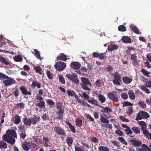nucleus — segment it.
<instances>
[{"mask_svg": "<svg viewBox=\"0 0 151 151\" xmlns=\"http://www.w3.org/2000/svg\"><path fill=\"white\" fill-rule=\"evenodd\" d=\"M96 105L103 109V113H107L109 112H111L112 111L111 109L110 108H109L107 107H104L103 106L99 105L98 104V103H97V105Z\"/></svg>", "mask_w": 151, "mask_h": 151, "instance_id": "nucleus-19", "label": "nucleus"}, {"mask_svg": "<svg viewBox=\"0 0 151 151\" xmlns=\"http://www.w3.org/2000/svg\"><path fill=\"white\" fill-rule=\"evenodd\" d=\"M45 101L43 100L41 101L39 103H37L35 104V105L38 107L39 108H45Z\"/></svg>", "mask_w": 151, "mask_h": 151, "instance_id": "nucleus-30", "label": "nucleus"}, {"mask_svg": "<svg viewBox=\"0 0 151 151\" xmlns=\"http://www.w3.org/2000/svg\"><path fill=\"white\" fill-rule=\"evenodd\" d=\"M34 52L35 53V55L36 56V57L37 58L41 60V57L40 55V52L37 49H35L34 50Z\"/></svg>", "mask_w": 151, "mask_h": 151, "instance_id": "nucleus-41", "label": "nucleus"}, {"mask_svg": "<svg viewBox=\"0 0 151 151\" xmlns=\"http://www.w3.org/2000/svg\"><path fill=\"white\" fill-rule=\"evenodd\" d=\"M100 120L101 122L104 123L108 124L109 122L108 119L105 117L103 116L102 115H101Z\"/></svg>", "mask_w": 151, "mask_h": 151, "instance_id": "nucleus-44", "label": "nucleus"}, {"mask_svg": "<svg viewBox=\"0 0 151 151\" xmlns=\"http://www.w3.org/2000/svg\"><path fill=\"white\" fill-rule=\"evenodd\" d=\"M41 117L43 120L48 119L49 117L48 115L46 114H43Z\"/></svg>", "mask_w": 151, "mask_h": 151, "instance_id": "nucleus-63", "label": "nucleus"}, {"mask_svg": "<svg viewBox=\"0 0 151 151\" xmlns=\"http://www.w3.org/2000/svg\"><path fill=\"white\" fill-rule=\"evenodd\" d=\"M128 110L127 112L128 115H131L133 113V108L132 107H128Z\"/></svg>", "mask_w": 151, "mask_h": 151, "instance_id": "nucleus-52", "label": "nucleus"}, {"mask_svg": "<svg viewBox=\"0 0 151 151\" xmlns=\"http://www.w3.org/2000/svg\"><path fill=\"white\" fill-rule=\"evenodd\" d=\"M66 66L65 63L62 61L58 62L54 65L55 69L59 71L63 70L65 68Z\"/></svg>", "mask_w": 151, "mask_h": 151, "instance_id": "nucleus-8", "label": "nucleus"}, {"mask_svg": "<svg viewBox=\"0 0 151 151\" xmlns=\"http://www.w3.org/2000/svg\"><path fill=\"white\" fill-rule=\"evenodd\" d=\"M129 99L132 100H134L135 98V95L134 92L132 90H129L128 92Z\"/></svg>", "mask_w": 151, "mask_h": 151, "instance_id": "nucleus-26", "label": "nucleus"}, {"mask_svg": "<svg viewBox=\"0 0 151 151\" xmlns=\"http://www.w3.org/2000/svg\"><path fill=\"white\" fill-rule=\"evenodd\" d=\"M14 60L16 62L21 61L22 60V58L20 55H18L15 56L13 57Z\"/></svg>", "mask_w": 151, "mask_h": 151, "instance_id": "nucleus-42", "label": "nucleus"}, {"mask_svg": "<svg viewBox=\"0 0 151 151\" xmlns=\"http://www.w3.org/2000/svg\"><path fill=\"white\" fill-rule=\"evenodd\" d=\"M4 80L2 81L4 85L6 86H9L13 84H15L16 81L14 79L8 76L6 77Z\"/></svg>", "mask_w": 151, "mask_h": 151, "instance_id": "nucleus-7", "label": "nucleus"}, {"mask_svg": "<svg viewBox=\"0 0 151 151\" xmlns=\"http://www.w3.org/2000/svg\"><path fill=\"white\" fill-rule=\"evenodd\" d=\"M138 104L140 107L143 108H146L147 106L146 104L143 101H139L138 102Z\"/></svg>", "mask_w": 151, "mask_h": 151, "instance_id": "nucleus-45", "label": "nucleus"}, {"mask_svg": "<svg viewBox=\"0 0 151 151\" xmlns=\"http://www.w3.org/2000/svg\"><path fill=\"white\" fill-rule=\"evenodd\" d=\"M118 29L119 31L122 32H125L126 30L125 26L123 25H121L119 26Z\"/></svg>", "mask_w": 151, "mask_h": 151, "instance_id": "nucleus-51", "label": "nucleus"}, {"mask_svg": "<svg viewBox=\"0 0 151 151\" xmlns=\"http://www.w3.org/2000/svg\"><path fill=\"white\" fill-rule=\"evenodd\" d=\"M34 69L35 70V71L36 72L39 73L40 75L42 74L41 70L42 69L40 66H37L36 67H34Z\"/></svg>", "mask_w": 151, "mask_h": 151, "instance_id": "nucleus-48", "label": "nucleus"}, {"mask_svg": "<svg viewBox=\"0 0 151 151\" xmlns=\"http://www.w3.org/2000/svg\"><path fill=\"white\" fill-rule=\"evenodd\" d=\"M76 124L77 126L80 127L82 125V121L79 118H77L76 120Z\"/></svg>", "mask_w": 151, "mask_h": 151, "instance_id": "nucleus-33", "label": "nucleus"}, {"mask_svg": "<svg viewBox=\"0 0 151 151\" xmlns=\"http://www.w3.org/2000/svg\"><path fill=\"white\" fill-rule=\"evenodd\" d=\"M46 102L49 105H54L55 103L53 101L50 99H48L46 100Z\"/></svg>", "mask_w": 151, "mask_h": 151, "instance_id": "nucleus-60", "label": "nucleus"}, {"mask_svg": "<svg viewBox=\"0 0 151 151\" xmlns=\"http://www.w3.org/2000/svg\"><path fill=\"white\" fill-rule=\"evenodd\" d=\"M19 91L18 89L16 88L14 91L13 94L15 97H17L19 96Z\"/></svg>", "mask_w": 151, "mask_h": 151, "instance_id": "nucleus-57", "label": "nucleus"}, {"mask_svg": "<svg viewBox=\"0 0 151 151\" xmlns=\"http://www.w3.org/2000/svg\"><path fill=\"white\" fill-rule=\"evenodd\" d=\"M125 131L126 132V134L128 135L131 134L133 133L129 127H128L127 129H126Z\"/></svg>", "mask_w": 151, "mask_h": 151, "instance_id": "nucleus-62", "label": "nucleus"}, {"mask_svg": "<svg viewBox=\"0 0 151 151\" xmlns=\"http://www.w3.org/2000/svg\"><path fill=\"white\" fill-rule=\"evenodd\" d=\"M118 47L116 45L112 44L110 46H109L107 50L109 51L114 50H116L118 49Z\"/></svg>", "mask_w": 151, "mask_h": 151, "instance_id": "nucleus-29", "label": "nucleus"}, {"mask_svg": "<svg viewBox=\"0 0 151 151\" xmlns=\"http://www.w3.org/2000/svg\"><path fill=\"white\" fill-rule=\"evenodd\" d=\"M142 151H151V149L146 144H143L142 145Z\"/></svg>", "mask_w": 151, "mask_h": 151, "instance_id": "nucleus-35", "label": "nucleus"}, {"mask_svg": "<svg viewBox=\"0 0 151 151\" xmlns=\"http://www.w3.org/2000/svg\"><path fill=\"white\" fill-rule=\"evenodd\" d=\"M6 132L2 136L3 139L10 144L14 145L16 141L14 138L17 139V137L16 132L14 130L8 129Z\"/></svg>", "mask_w": 151, "mask_h": 151, "instance_id": "nucleus-1", "label": "nucleus"}, {"mask_svg": "<svg viewBox=\"0 0 151 151\" xmlns=\"http://www.w3.org/2000/svg\"><path fill=\"white\" fill-rule=\"evenodd\" d=\"M77 101L79 103L81 104L82 105L84 106H85L86 104L87 103L86 101H84L83 100H80L78 98Z\"/></svg>", "mask_w": 151, "mask_h": 151, "instance_id": "nucleus-54", "label": "nucleus"}, {"mask_svg": "<svg viewBox=\"0 0 151 151\" xmlns=\"http://www.w3.org/2000/svg\"><path fill=\"white\" fill-rule=\"evenodd\" d=\"M138 124L141 127V130L142 131L146 129L147 127V124L143 121H140L138 122Z\"/></svg>", "mask_w": 151, "mask_h": 151, "instance_id": "nucleus-20", "label": "nucleus"}, {"mask_svg": "<svg viewBox=\"0 0 151 151\" xmlns=\"http://www.w3.org/2000/svg\"><path fill=\"white\" fill-rule=\"evenodd\" d=\"M122 39L124 43H131L132 42V39L127 36L123 37Z\"/></svg>", "mask_w": 151, "mask_h": 151, "instance_id": "nucleus-21", "label": "nucleus"}, {"mask_svg": "<svg viewBox=\"0 0 151 151\" xmlns=\"http://www.w3.org/2000/svg\"><path fill=\"white\" fill-rule=\"evenodd\" d=\"M33 117L30 118L24 117L23 119L22 122L26 126H31V124L35 125L40 120L39 116L37 117L35 115H33Z\"/></svg>", "mask_w": 151, "mask_h": 151, "instance_id": "nucleus-2", "label": "nucleus"}, {"mask_svg": "<svg viewBox=\"0 0 151 151\" xmlns=\"http://www.w3.org/2000/svg\"><path fill=\"white\" fill-rule=\"evenodd\" d=\"M98 149L100 151H110L109 148L106 146H101L99 147Z\"/></svg>", "mask_w": 151, "mask_h": 151, "instance_id": "nucleus-43", "label": "nucleus"}, {"mask_svg": "<svg viewBox=\"0 0 151 151\" xmlns=\"http://www.w3.org/2000/svg\"><path fill=\"white\" fill-rule=\"evenodd\" d=\"M74 149L75 151H83L82 148L78 147L76 144L75 145Z\"/></svg>", "mask_w": 151, "mask_h": 151, "instance_id": "nucleus-64", "label": "nucleus"}, {"mask_svg": "<svg viewBox=\"0 0 151 151\" xmlns=\"http://www.w3.org/2000/svg\"><path fill=\"white\" fill-rule=\"evenodd\" d=\"M66 142L68 146H71L73 142V137H69L68 138L66 139Z\"/></svg>", "mask_w": 151, "mask_h": 151, "instance_id": "nucleus-36", "label": "nucleus"}, {"mask_svg": "<svg viewBox=\"0 0 151 151\" xmlns=\"http://www.w3.org/2000/svg\"><path fill=\"white\" fill-rule=\"evenodd\" d=\"M31 86L33 88L37 87L38 88H40L41 87V85L36 81H33L32 82Z\"/></svg>", "mask_w": 151, "mask_h": 151, "instance_id": "nucleus-24", "label": "nucleus"}, {"mask_svg": "<svg viewBox=\"0 0 151 151\" xmlns=\"http://www.w3.org/2000/svg\"><path fill=\"white\" fill-rule=\"evenodd\" d=\"M0 62L6 65L9 64V63L6 60V59L4 57L1 56H0Z\"/></svg>", "mask_w": 151, "mask_h": 151, "instance_id": "nucleus-32", "label": "nucleus"}, {"mask_svg": "<svg viewBox=\"0 0 151 151\" xmlns=\"http://www.w3.org/2000/svg\"><path fill=\"white\" fill-rule=\"evenodd\" d=\"M25 127L24 125L20 124L18 127V129L20 132H24L25 131Z\"/></svg>", "mask_w": 151, "mask_h": 151, "instance_id": "nucleus-46", "label": "nucleus"}, {"mask_svg": "<svg viewBox=\"0 0 151 151\" xmlns=\"http://www.w3.org/2000/svg\"><path fill=\"white\" fill-rule=\"evenodd\" d=\"M149 117L150 115L147 113L143 111H141L138 113L135 120L138 121L142 119H147Z\"/></svg>", "mask_w": 151, "mask_h": 151, "instance_id": "nucleus-6", "label": "nucleus"}, {"mask_svg": "<svg viewBox=\"0 0 151 151\" xmlns=\"http://www.w3.org/2000/svg\"><path fill=\"white\" fill-rule=\"evenodd\" d=\"M145 85H142L140 87V88L142 91H145V92L147 94L150 93V91L147 88Z\"/></svg>", "mask_w": 151, "mask_h": 151, "instance_id": "nucleus-38", "label": "nucleus"}, {"mask_svg": "<svg viewBox=\"0 0 151 151\" xmlns=\"http://www.w3.org/2000/svg\"><path fill=\"white\" fill-rule=\"evenodd\" d=\"M123 106L125 107L128 106H132L133 105V104L132 103H131L130 102L128 101L124 102L123 104Z\"/></svg>", "mask_w": 151, "mask_h": 151, "instance_id": "nucleus-56", "label": "nucleus"}, {"mask_svg": "<svg viewBox=\"0 0 151 151\" xmlns=\"http://www.w3.org/2000/svg\"><path fill=\"white\" fill-rule=\"evenodd\" d=\"M46 73L47 76L49 79H52L53 78V76L52 74L50 73L49 70H47L46 71Z\"/></svg>", "mask_w": 151, "mask_h": 151, "instance_id": "nucleus-53", "label": "nucleus"}, {"mask_svg": "<svg viewBox=\"0 0 151 151\" xmlns=\"http://www.w3.org/2000/svg\"><path fill=\"white\" fill-rule=\"evenodd\" d=\"M122 80L124 83L128 84L132 82V79L131 78H129L128 77L125 76L123 78Z\"/></svg>", "mask_w": 151, "mask_h": 151, "instance_id": "nucleus-25", "label": "nucleus"}, {"mask_svg": "<svg viewBox=\"0 0 151 151\" xmlns=\"http://www.w3.org/2000/svg\"><path fill=\"white\" fill-rule=\"evenodd\" d=\"M54 131L59 135H64L65 134V130L59 127L56 126L54 127Z\"/></svg>", "mask_w": 151, "mask_h": 151, "instance_id": "nucleus-10", "label": "nucleus"}, {"mask_svg": "<svg viewBox=\"0 0 151 151\" xmlns=\"http://www.w3.org/2000/svg\"><path fill=\"white\" fill-rule=\"evenodd\" d=\"M49 141V139L48 137H43V144L44 146L45 147H48L49 146H49L48 145Z\"/></svg>", "mask_w": 151, "mask_h": 151, "instance_id": "nucleus-28", "label": "nucleus"}, {"mask_svg": "<svg viewBox=\"0 0 151 151\" xmlns=\"http://www.w3.org/2000/svg\"><path fill=\"white\" fill-rule=\"evenodd\" d=\"M66 76L74 83H78L79 82L78 78V75L75 73H74L72 75L70 74H66Z\"/></svg>", "mask_w": 151, "mask_h": 151, "instance_id": "nucleus-9", "label": "nucleus"}, {"mask_svg": "<svg viewBox=\"0 0 151 151\" xmlns=\"http://www.w3.org/2000/svg\"><path fill=\"white\" fill-rule=\"evenodd\" d=\"M111 142L114 146H116L118 147H119L120 146V143L119 142L111 141Z\"/></svg>", "mask_w": 151, "mask_h": 151, "instance_id": "nucleus-61", "label": "nucleus"}, {"mask_svg": "<svg viewBox=\"0 0 151 151\" xmlns=\"http://www.w3.org/2000/svg\"><path fill=\"white\" fill-rule=\"evenodd\" d=\"M114 79L113 83L114 85L118 86L121 85V82H122L121 77L120 74L118 72H116L114 73Z\"/></svg>", "mask_w": 151, "mask_h": 151, "instance_id": "nucleus-5", "label": "nucleus"}, {"mask_svg": "<svg viewBox=\"0 0 151 151\" xmlns=\"http://www.w3.org/2000/svg\"><path fill=\"white\" fill-rule=\"evenodd\" d=\"M130 28L132 29L134 33H136L138 34H141L139 32V29L137 28V27L134 25L130 26Z\"/></svg>", "mask_w": 151, "mask_h": 151, "instance_id": "nucleus-27", "label": "nucleus"}, {"mask_svg": "<svg viewBox=\"0 0 151 151\" xmlns=\"http://www.w3.org/2000/svg\"><path fill=\"white\" fill-rule=\"evenodd\" d=\"M144 135L149 139H151V133L147 129L142 131Z\"/></svg>", "mask_w": 151, "mask_h": 151, "instance_id": "nucleus-23", "label": "nucleus"}, {"mask_svg": "<svg viewBox=\"0 0 151 151\" xmlns=\"http://www.w3.org/2000/svg\"><path fill=\"white\" fill-rule=\"evenodd\" d=\"M81 66L80 63L77 62H71L70 64V68L75 70H78Z\"/></svg>", "mask_w": 151, "mask_h": 151, "instance_id": "nucleus-15", "label": "nucleus"}, {"mask_svg": "<svg viewBox=\"0 0 151 151\" xmlns=\"http://www.w3.org/2000/svg\"><path fill=\"white\" fill-rule=\"evenodd\" d=\"M7 144L4 141L1 140L0 141V148L1 149H5L7 148Z\"/></svg>", "mask_w": 151, "mask_h": 151, "instance_id": "nucleus-34", "label": "nucleus"}, {"mask_svg": "<svg viewBox=\"0 0 151 151\" xmlns=\"http://www.w3.org/2000/svg\"><path fill=\"white\" fill-rule=\"evenodd\" d=\"M121 97L123 99L125 100L128 99V95L127 93H124L121 94Z\"/></svg>", "mask_w": 151, "mask_h": 151, "instance_id": "nucleus-59", "label": "nucleus"}, {"mask_svg": "<svg viewBox=\"0 0 151 151\" xmlns=\"http://www.w3.org/2000/svg\"><path fill=\"white\" fill-rule=\"evenodd\" d=\"M107 96L110 99L115 103H117L119 101V100L118 97H116L115 94L111 92L108 93Z\"/></svg>", "mask_w": 151, "mask_h": 151, "instance_id": "nucleus-13", "label": "nucleus"}, {"mask_svg": "<svg viewBox=\"0 0 151 151\" xmlns=\"http://www.w3.org/2000/svg\"><path fill=\"white\" fill-rule=\"evenodd\" d=\"M119 141L124 144L127 145L128 143L122 137L118 138Z\"/></svg>", "mask_w": 151, "mask_h": 151, "instance_id": "nucleus-55", "label": "nucleus"}, {"mask_svg": "<svg viewBox=\"0 0 151 151\" xmlns=\"http://www.w3.org/2000/svg\"><path fill=\"white\" fill-rule=\"evenodd\" d=\"M58 78L59 82L63 84L65 83V81L63 77L61 75H58Z\"/></svg>", "mask_w": 151, "mask_h": 151, "instance_id": "nucleus-49", "label": "nucleus"}, {"mask_svg": "<svg viewBox=\"0 0 151 151\" xmlns=\"http://www.w3.org/2000/svg\"><path fill=\"white\" fill-rule=\"evenodd\" d=\"M67 56L63 53H60L57 56L56 60H63L65 61L67 59Z\"/></svg>", "mask_w": 151, "mask_h": 151, "instance_id": "nucleus-17", "label": "nucleus"}, {"mask_svg": "<svg viewBox=\"0 0 151 151\" xmlns=\"http://www.w3.org/2000/svg\"><path fill=\"white\" fill-rule=\"evenodd\" d=\"M131 129L135 134H137L140 133L139 129L137 127H133L131 128Z\"/></svg>", "mask_w": 151, "mask_h": 151, "instance_id": "nucleus-47", "label": "nucleus"}, {"mask_svg": "<svg viewBox=\"0 0 151 151\" xmlns=\"http://www.w3.org/2000/svg\"><path fill=\"white\" fill-rule=\"evenodd\" d=\"M119 118L121 121L123 122H129V120L124 117L123 116H120Z\"/></svg>", "mask_w": 151, "mask_h": 151, "instance_id": "nucleus-58", "label": "nucleus"}, {"mask_svg": "<svg viewBox=\"0 0 151 151\" xmlns=\"http://www.w3.org/2000/svg\"><path fill=\"white\" fill-rule=\"evenodd\" d=\"M64 110L63 109H60L57 112V115L58 116V118L59 119H62L63 115L64 114Z\"/></svg>", "mask_w": 151, "mask_h": 151, "instance_id": "nucleus-22", "label": "nucleus"}, {"mask_svg": "<svg viewBox=\"0 0 151 151\" xmlns=\"http://www.w3.org/2000/svg\"><path fill=\"white\" fill-rule=\"evenodd\" d=\"M24 107L25 104L23 102L17 103L16 105V108H17L23 109L24 108Z\"/></svg>", "mask_w": 151, "mask_h": 151, "instance_id": "nucleus-39", "label": "nucleus"}, {"mask_svg": "<svg viewBox=\"0 0 151 151\" xmlns=\"http://www.w3.org/2000/svg\"><path fill=\"white\" fill-rule=\"evenodd\" d=\"M129 142L132 145L135 147H139L142 144L141 141L137 138L132 139L129 141Z\"/></svg>", "mask_w": 151, "mask_h": 151, "instance_id": "nucleus-11", "label": "nucleus"}, {"mask_svg": "<svg viewBox=\"0 0 151 151\" xmlns=\"http://www.w3.org/2000/svg\"><path fill=\"white\" fill-rule=\"evenodd\" d=\"M81 81L82 83H81V88L84 90L90 91L91 89L88 86L91 87L92 84L89 81V79L84 77H81Z\"/></svg>", "mask_w": 151, "mask_h": 151, "instance_id": "nucleus-3", "label": "nucleus"}, {"mask_svg": "<svg viewBox=\"0 0 151 151\" xmlns=\"http://www.w3.org/2000/svg\"><path fill=\"white\" fill-rule=\"evenodd\" d=\"M82 96L84 98V99L87 101L89 103L91 104L97 105V103H98V101L92 97H90L86 93L83 92L82 94Z\"/></svg>", "mask_w": 151, "mask_h": 151, "instance_id": "nucleus-4", "label": "nucleus"}, {"mask_svg": "<svg viewBox=\"0 0 151 151\" xmlns=\"http://www.w3.org/2000/svg\"><path fill=\"white\" fill-rule=\"evenodd\" d=\"M141 72L145 75L147 77H149V74H150V73L149 72H148L147 70L145 68H142L141 69Z\"/></svg>", "mask_w": 151, "mask_h": 151, "instance_id": "nucleus-40", "label": "nucleus"}, {"mask_svg": "<svg viewBox=\"0 0 151 151\" xmlns=\"http://www.w3.org/2000/svg\"><path fill=\"white\" fill-rule=\"evenodd\" d=\"M12 120L15 124H18L21 122V118L20 116L17 115L13 116Z\"/></svg>", "mask_w": 151, "mask_h": 151, "instance_id": "nucleus-16", "label": "nucleus"}, {"mask_svg": "<svg viewBox=\"0 0 151 151\" xmlns=\"http://www.w3.org/2000/svg\"><path fill=\"white\" fill-rule=\"evenodd\" d=\"M67 93L68 95L70 96H73L75 98L77 97L78 98V96L74 91H71L70 90H67Z\"/></svg>", "mask_w": 151, "mask_h": 151, "instance_id": "nucleus-37", "label": "nucleus"}, {"mask_svg": "<svg viewBox=\"0 0 151 151\" xmlns=\"http://www.w3.org/2000/svg\"><path fill=\"white\" fill-rule=\"evenodd\" d=\"M31 142L30 143L27 141H24L22 144V149L26 151L29 150L31 148Z\"/></svg>", "mask_w": 151, "mask_h": 151, "instance_id": "nucleus-12", "label": "nucleus"}, {"mask_svg": "<svg viewBox=\"0 0 151 151\" xmlns=\"http://www.w3.org/2000/svg\"><path fill=\"white\" fill-rule=\"evenodd\" d=\"M136 54H132L131 56V60L133 61V64L134 65H138L139 61L138 60Z\"/></svg>", "mask_w": 151, "mask_h": 151, "instance_id": "nucleus-18", "label": "nucleus"}, {"mask_svg": "<svg viewBox=\"0 0 151 151\" xmlns=\"http://www.w3.org/2000/svg\"><path fill=\"white\" fill-rule=\"evenodd\" d=\"M20 132L19 134L20 138L21 139H24L26 136V133L25 131Z\"/></svg>", "mask_w": 151, "mask_h": 151, "instance_id": "nucleus-50", "label": "nucleus"}, {"mask_svg": "<svg viewBox=\"0 0 151 151\" xmlns=\"http://www.w3.org/2000/svg\"><path fill=\"white\" fill-rule=\"evenodd\" d=\"M19 89L23 95H27L28 94L30 95L32 94L31 91H28L27 89L25 86H22L19 87Z\"/></svg>", "mask_w": 151, "mask_h": 151, "instance_id": "nucleus-14", "label": "nucleus"}, {"mask_svg": "<svg viewBox=\"0 0 151 151\" xmlns=\"http://www.w3.org/2000/svg\"><path fill=\"white\" fill-rule=\"evenodd\" d=\"M98 98L101 103H104L106 101V98L103 94L99 95V96H98Z\"/></svg>", "mask_w": 151, "mask_h": 151, "instance_id": "nucleus-31", "label": "nucleus"}]
</instances>
